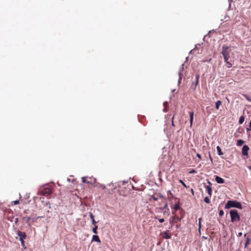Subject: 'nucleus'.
<instances>
[{
  "instance_id": "1",
  "label": "nucleus",
  "mask_w": 251,
  "mask_h": 251,
  "mask_svg": "<svg viewBox=\"0 0 251 251\" xmlns=\"http://www.w3.org/2000/svg\"><path fill=\"white\" fill-rule=\"evenodd\" d=\"M222 54H223L225 61L228 64L227 67L230 68L232 65L229 61L230 54H232L230 47L226 46V45H223Z\"/></svg>"
},
{
  "instance_id": "2",
  "label": "nucleus",
  "mask_w": 251,
  "mask_h": 251,
  "mask_svg": "<svg viewBox=\"0 0 251 251\" xmlns=\"http://www.w3.org/2000/svg\"><path fill=\"white\" fill-rule=\"evenodd\" d=\"M236 208L242 209L243 207L242 203L236 200H228L225 205V209H230V208Z\"/></svg>"
},
{
  "instance_id": "3",
  "label": "nucleus",
  "mask_w": 251,
  "mask_h": 251,
  "mask_svg": "<svg viewBox=\"0 0 251 251\" xmlns=\"http://www.w3.org/2000/svg\"><path fill=\"white\" fill-rule=\"evenodd\" d=\"M230 221L232 223L240 221V216L238 211L235 209H231L229 212Z\"/></svg>"
},
{
  "instance_id": "4",
  "label": "nucleus",
  "mask_w": 251,
  "mask_h": 251,
  "mask_svg": "<svg viewBox=\"0 0 251 251\" xmlns=\"http://www.w3.org/2000/svg\"><path fill=\"white\" fill-rule=\"evenodd\" d=\"M17 234L19 237V240L20 241L21 243L22 246L24 249H25L26 248V247L25 246V241L24 239L26 238V234L25 232H22L21 231L18 230L17 232Z\"/></svg>"
},
{
  "instance_id": "5",
  "label": "nucleus",
  "mask_w": 251,
  "mask_h": 251,
  "mask_svg": "<svg viewBox=\"0 0 251 251\" xmlns=\"http://www.w3.org/2000/svg\"><path fill=\"white\" fill-rule=\"evenodd\" d=\"M250 148L247 145H243L242 149V153L244 156H247L248 155V151Z\"/></svg>"
},
{
  "instance_id": "6",
  "label": "nucleus",
  "mask_w": 251,
  "mask_h": 251,
  "mask_svg": "<svg viewBox=\"0 0 251 251\" xmlns=\"http://www.w3.org/2000/svg\"><path fill=\"white\" fill-rule=\"evenodd\" d=\"M199 78H200V75L197 74L196 76V80H195V81H194L192 82V84L191 85V87L193 89H196V88L198 84Z\"/></svg>"
},
{
  "instance_id": "7",
  "label": "nucleus",
  "mask_w": 251,
  "mask_h": 251,
  "mask_svg": "<svg viewBox=\"0 0 251 251\" xmlns=\"http://www.w3.org/2000/svg\"><path fill=\"white\" fill-rule=\"evenodd\" d=\"M172 219H173L172 221L171 220L170 221V223L171 224V226H172L173 225L174 223H176L177 221L180 222L182 218H179L177 216H175L173 217Z\"/></svg>"
},
{
  "instance_id": "8",
  "label": "nucleus",
  "mask_w": 251,
  "mask_h": 251,
  "mask_svg": "<svg viewBox=\"0 0 251 251\" xmlns=\"http://www.w3.org/2000/svg\"><path fill=\"white\" fill-rule=\"evenodd\" d=\"M215 180L219 184H223L225 183V180L223 178L218 176H215Z\"/></svg>"
},
{
  "instance_id": "9",
  "label": "nucleus",
  "mask_w": 251,
  "mask_h": 251,
  "mask_svg": "<svg viewBox=\"0 0 251 251\" xmlns=\"http://www.w3.org/2000/svg\"><path fill=\"white\" fill-rule=\"evenodd\" d=\"M89 217L91 220V221H92V224L93 225H95L97 223H98L99 222V221H96L95 220V219H94V216L93 215V213L92 212H89Z\"/></svg>"
},
{
  "instance_id": "10",
  "label": "nucleus",
  "mask_w": 251,
  "mask_h": 251,
  "mask_svg": "<svg viewBox=\"0 0 251 251\" xmlns=\"http://www.w3.org/2000/svg\"><path fill=\"white\" fill-rule=\"evenodd\" d=\"M205 188L206 189V191L207 192V194L209 196V197H211L212 195V189L211 186H205Z\"/></svg>"
},
{
  "instance_id": "11",
  "label": "nucleus",
  "mask_w": 251,
  "mask_h": 251,
  "mask_svg": "<svg viewBox=\"0 0 251 251\" xmlns=\"http://www.w3.org/2000/svg\"><path fill=\"white\" fill-rule=\"evenodd\" d=\"M92 241H95V242H97L98 243L101 242L99 236H98L97 234L93 235L92 238Z\"/></svg>"
},
{
  "instance_id": "12",
  "label": "nucleus",
  "mask_w": 251,
  "mask_h": 251,
  "mask_svg": "<svg viewBox=\"0 0 251 251\" xmlns=\"http://www.w3.org/2000/svg\"><path fill=\"white\" fill-rule=\"evenodd\" d=\"M189 117H190V123L191 125H192L193 119H194V112L193 111H189Z\"/></svg>"
},
{
  "instance_id": "13",
  "label": "nucleus",
  "mask_w": 251,
  "mask_h": 251,
  "mask_svg": "<svg viewBox=\"0 0 251 251\" xmlns=\"http://www.w3.org/2000/svg\"><path fill=\"white\" fill-rule=\"evenodd\" d=\"M164 238L167 239L171 238V235L169 233V231L167 230L164 232Z\"/></svg>"
},
{
  "instance_id": "14",
  "label": "nucleus",
  "mask_w": 251,
  "mask_h": 251,
  "mask_svg": "<svg viewBox=\"0 0 251 251\" xmlns=\"http://www.w3.org/2000/svg\"><path fill=\"white\" fill-rule=\"evenodd\" d=\"M251 241V239L249 237H246V241L245 243L244 247L245 248H246L248 247V245L250 244Z\"/></svg>"
},
{
  "instance_id": "15",
  "label": "nucleus",
  "mask_w": 251,
  "mask_h": 251,
  "mask_svg": "<svg viewBox=\"0 0 251 251\" xmlns=\"http://www.w3.org/2000/svg\"><path fill=\"white\" fill-rule=\"evenodd\" d=\"M163 105L164 106V108L163 109L164 112H167L169 108V103L168 101H165L163 103Z\"/></svg>"
},
{
  "instance_id": "16",
  "label": "nucleus",
  "mask_w": 251,
  "mask_h": 251,
  "mask_svg": "<svg viewBox=\"0 0 251 251\" xmlns=\"http://www.w3.org/2000/svg\"><path fill=\"white\" fill-rule=\"evenodd\" d=\"M216 149L217 151L218 154L220 156H221L224 154V153L222 152V150L220 146H218L216 147Z\"/></svg>"
},
{
  "instance_id": "17",
  "label": "nucleus",
  "mask_w": 251,
  "mask_h": 251,
  "mask_svg": "<svg viewBox=\"0 0 251 251\" xmlns=\"http://www.w3.org/2000/svg\"><path fill=\"white\" fill-rule=\"evenodd\" d=\"M174 209L175 211L178 210L180 209V207L179 206V200L177 203H176L174 206Z\"/></svg>"
},
{
  "instance_id": "18",
  "label": "nucleus",
  "mask_w": 251,
  "mask_h": 251,
  "mask_svg": "<svg viewBox=\"0 0 251 251\" xmlns=\"http://www.w3.org/2000/svg\"><path fill=\"white\" fill-rule=\"evenodd\" d=\"M245 143V141L242 139H238L237 141V146H242Z\"/></svg>"
},
{
  "instance_id": "19",
  "label": "nucleus",
  "mask_w": 251,
  "mask_h": 251,
  "mask_svg": "<svg viewBox=\"0 0 251 251\" xmlns=\"http://www.w3.org/2000/svg\"><path fill=\"white\" fill-rule=\"evenodd\" d=\"M222 103V102L221 100H218L215 103V108L216 109H219L220 106Z\"/></svg>"
},
{
  "instance_id": "20",
  "label": "nucleus",
  "mask_w": 251,
  "mask_h": 251,
  "mask_svg": "<svg viewBox=\"0 0 251 251\" xmlns=\"http://www.w3.org/2000/svg\"><path fill=\"white\" fill-rule=\"evenodd\" d=\"M202 220V219L201 218H200L199 219V231L200 232V234H201V222Z\"/></svg>"
},
{
  "instance_id": "21",
  "label": "nucleus",
  "mask_w": 251,
  "mask_h": 251,
  "mask_svg": "<svg viewBox=\"0 0 251 251\" xmlns=\"http://www.w3.org/2000/svg\"><path fill=\"white\" fill-rule=\"evenodd\" d=\"M98 226L97 225H94V226L92 228V231L95 234H97L98 233L97 229H98Z\"/></svg>"
},
{
  "instance_id": "22",
  "label": "nucleus",
  "mask_w": 251,
  "mask_h": 251,
  "mask_svg": "<svg viewBox=\"0 0 251 251\" xmlns=\"http://www.w3.org/2000/svg\"><path fill=\"white\" fill-rule=\"evenodd\" d=\"M245 120V117L244 116H241L239 120V124H242Z\"/></svg>"
},
{
  "instance_id": "23",
  "label": "nucleus",
  "mask_w": 251,
  "mask_h": 251,
  "mask_svg": "<svg viewBox=\"0 0 251 251\" xmlns=\"http://www.w3.org/2000/svg\"><path fill=\"white\" fill-rule=\"evenodd\" d=\"M167 194H168V195L169 196V198L170 200H171V199L173 198L174 196H173V194L171 193L170 190H168L167 191Z\"/></svg>"
},
{
  "instance_id": "24",
  "label": "nucleus",
  "mask_w": 251,
  "mask_h": 251,
  "mask_svg": "<svg viewBox=\"0 0 251 251\" xmlns=\"http://www.w3.org/2000/svg\"><path fill=\"white\" fill-rule=\"evenodd\" d=\"M81 179H82V182H83V183H87V184H90L91 183V182L87 180L86 179V177H82Z\"/></svg>"
},
{
  "instance_id": "25",
  "label": "nucleus",
  "mask_w": 251,
  "mask_h": 251,
  "mask_svg": "<svg viewBox=\"0 0 251 251\" xmlns=\"http://www.w3.org/2000/svg\"><path fill=\"white\" fill-rule=\"evenodd\" d=\"M204 201L205 202H206V203H209L210 202V200L209 198V197H205L204 198Z\"/></svg>"
},
{
  "instance_id": "26",
  "label": "nucleus",
  "mask_w": 251,
  "mask_h": 251,
  "mask_svg": "<svg viewBox=\"0 0 251 251\" xmlns=\"http://www.w3.org/2000/svg\"><path fill=\"white\" fill-rule=\"evenodd\" d=\"M167 207H168V203L166 201H165V204L164 206L162 207H160L159 209H160V210L163 211L164 209H166L167 208Z\"/></svg>"
},
{
  "instance_id": "27",
  "label": "nucleus",
  "mask_w": 251,
  "mask_h": 251,
  "mask_svg": "<svg viewBox=\"0 0 251 251\" xmlns=\"http://www.w3.org/2000/svg\"><path fill=\"white\" fill-rule=\"evenodd\" d=\"M158 196L160 198H162V199H164L165 201H167V200L166 199V198L160 193H158Z\"/></svg>"
},
{
  "instance_id": "28",
  "label": "nucleus",
  "mask_w": 251,
  "mask_h": 251,
  "mask_svg": "<svg viewBox=\"0 0 251 251\" xmlns=\"http://www.w3.org/2000/svg\"><path fill=\"white\" fill-rule=\"evenodd\" d=\"M240 134L239 133V131H236L234 133V137L235 138H238L240 136Z\"/></svg>"
},
{
  "instance_id": "29",
  "label": "nucleus",
  "mask_w": 251,
  "mask_h": 251,
  "mask_svg": "<svg viewBox=\"0 0 251 251\" xmlns=\"http://www.w3.org/2000/svg\"><path fill=\"white\" fill-rule=\"evenodd\" d=\"M249 101H251V97L250 95H243Z\"/></svg>"
},
{
  "instance_id": "30",
  "label": "nucleus",
  "mask_w": 251,
  "mask_h": 251,
  "mask_svg": "<svg viewBox=\"0 0 251 251\" xmlns=\"http://www.w3.org/2000/svg\"><path fill=\"white\" fill-rule=\"evenodd\" d=\"M224 211L222 209L220 210L219 212V216L220 217H222L224 215Z\"/></svg>"
},
{
  "instance_id": "31",
  "label": "nucleus",
  "mask_w": 251,
  "mask_h": 251,
  "mask_svg": "<svg viewBox=\"0 0 251 251\" xmlns=\"http://www.w3.org/2000/svg\"><path fill=\"white\" fill-rule=\"evenodd\" d=\"M237 131H239V133L241 134V133L244 132V128L239 127V128H238Z\"/></svg>"
},
{
  "instance_id": "32",
  "label": "nucleus",
  "mask_w": 251,
  "mask_h": 251,
  "mask_svg": "<svg viewBox=\"0 0 251 251\" xmlns=\"http://www.w3.org/2000/svg\"><path fill=\"white\" fill-rule=\"evenodd\" d=\"M179 182L181 183V184L185 188H187L188 186L182 180H179Z\"/></svg>"
},
{
  "instance_id": "33",
  "label": "nucleus",
  "mask_w": 251,
  "mask_h": 251,
  "mask_svg": "<svg viewBox=\"0 0 251 251\" xmlns=\"http://www.w3.org/2000/svg\"><path fill=\"white\" fill-rule=\"evenodd\" d=\"M153 199L154 201H157L158 200V198L155 197L154 196L152 195L151 196L150 198V200Z\"/></svg>"
},
{
  "instance_id": "34",
  "label": "nucleus",
  "mask_w": 251,
  "mask_h": 251,
  "mask_svg": "<svg viewBox=\"0 0 251 251\" xmlns=\"http://www.w3.org/2000/svg\"><path fill=\"white\" fill-rule=\"evenodd\" d=\"M197 173V171L194 170V169H192L190 172H189V173L190 174H195V173Z\"/></svg>"
},
{
  "instance_id": "35",
  "label": "nucleus",
  "mask_w": 251,
  "mask_h": 251,
  "mask_svg": "<svg viewBox=\"0 0 251 251\" xmlns=\"http://www.w3.org/2000/svg\"><path fill=\"white\" fill-rule=\"evenodd\" d=\"M13 203L15 204V205H17L18 204H19L20 203L19 202V200H16V201H13Z\"/></svg>"
},
{
  "instance_id": "36",
  "label": "nucleus",
  "mask_w": 251,
  "mask_h": 251,
  "mask_svg": "<svg viewBox=\"0 0 251 251\" xmlns=\"http://www.w3.org/2000/svg\"><path fill=\"white\" fill-rule=\"evenodd\" d=\"M25 219H26V223H28L29 221L31 220V218H30L29 217H25Z\"/></svg>"
},
{
  "instance_id": "37",
  "label": "nucleus",
  "mask_w": 251,
  "mask_h": 251,
  "mask_svg": "<svg viewBox=\"0 0 251 251\" xmlns=\"http://www.w3.org/2000/svg\"><path fill=\"white\" fill-rule=\"evenodd\" d=\"M158 220L161 223H163L165 221L164 218L159 219Z\"/></svg>"
},
{
  "instance_id": "38",
  "label": "nucleus",
  "mask_w": 251,
  "mask_h": 251,
  "mask_svg": "<svg viewBox=\"0 0 251 251\" xmlns=\"http://www.w3.org/2000/svg\"><path fill=\"white\" fill-rule=\"evenodd\" d=\"M197 156L199 159H201V155L200 154L198 153H197Z\"/></svg>"
},
{
  "instance_id": "39",
  "label": "nucleus",
  "mask_w": 251,
  "mask_h": 251,
  "mask_svg": "<svg viewBox=\"0 0 251 251\" xmlns=\"http://www.w3.org/2000/svg\"><path fill=\"white\" fill-rule=\"evenodd\" d=\"M191 192L192 193V195L194 196V191L193 188L191 189Z\"/></svg>"
},
{
  "instance_id": "40",
  "label": "nucleus",
  "mask_w": 251,
  "mask_h": 251,
  "mask_svg": "<svg viewBox=\"0 0 251 251\" xmlns=\"http://www.w3.org/2000/svg\"><path fill=\"white\" fill-rule=\"evenodd\" d=\"M18 222V218H16L15 219V224H17Z\"/></svg>"
},
{
  "instance_id": "41",
  "label": "nucleus",
  "mask_w": 251,
  "mask_h": 251,
  "mask_svg": "<svg viewBox=\"0 0 251 251\" xmlns=\"http://www.w3.org/2000/svg\"><path fill=\"white\" fill-rule=\"evenodd\" d=\"M45 204H46V205H48V204H49V208H51V207H50V203L49 202H46Z\"/></svg>"
},
{
  "instance_id": "42",
  "label": "nucleus",
  "mask_w": 251,
  "mask_h": 251,
  "mask_svg": "<svg viewBox=\"0 0 251 251\" xmlns=\"http://www.w3.org/2000/svg\"><path fill=\"white\" fill-rule=\"evenodd\" d=\"M207 182H208V184H209L208 186H211V185H212V183H211V182L209 180H207Z\"/></svg>"
},
{
  "instance_id": "43",
  "label": "nucleus",
  "mask_w": 251,
  "mask_h": 251,
  "mask_svg": "<svg viewBox=\"0 0 251 251\" xmlns=\"http://www.w3.org/2000/svg\"><path fill=\"white\" fill-rule=\"evenodd\" d=\"M209 158H210V159L211 161L212 162L213 161V159H212V158L211 156L210 152H209Z\"/></svg>"
},
{
  "instance_id": "44",
  "label": "nucleus",
  "mask_w": 251,
  "mask_h": 251,
  "mask_svg": "<svg viewBox=\"0 0 251 251\" xmlns=\"http://www.w3.org/2000/svg\"><path fill=\"white\" fill-rule=\"evenodd\" d=\"M246 130H247V131H251V127H247L246 128Z\"/></svg>"
},
{
  "instance_id": "45",
  "label": "nucleus",
  "mask_w": 251,
  "mask_h": 251,
  "mask_svg": "<svg viewBox=\"0 0 251 251\" xmlns=\"http://www.w3.org/2000/svg\"><path fill=\"white\" fill-rule=\"evenodd\" d=\"M242 232H240L238 233V236H241L242 235Z\"/></svg>"
},
{
  "instance_id": "46",
  "label": "nucleus",
  "mask_w": 251,
  "mask_h": 251,
  "mask_svg": "<svg viewBox=\"0 0 251 251\" xmlns=\"http://www.w3.org/2000/svg\"><path fill=\"white\" fill-rule=\"evenodd\" d=\"M48 193V194H50V193H51V190L49 189Z\"/></svg>"
},
{
  "instance_id": "47",
  "label": "nucleus",
  "mask_w": 251,
  "mask_h": 251,
  "mask_svg": "<svg viewBox=\"0 0 251 251\" xmlns=\"http://www.w3.org/2000/svg\"><path fill=\"white\" fill-rule=\"evenodd\" d=\"M31 220H32V222H34L35 219L34 218H31Z\"/></svg>"
},
{
  "instance_id": "48",
  "label": "nucleus",
  "mask_w": 251,
  "mask_h": 251,
  "mask_svg": "<svg viewBox=\"0 0 251 251\" xmlns=\"http://www.w3.org/2000/svg\"><path fill=\"white\" fill-rule=\"evenodd\" d=\"M249 127H251V120L250 122L249 123Z\"/></svg>"
},
{
  "instance_id": "49",
  "label": "nucleus",
  "mask_w": 251,
  "mask_h": 251,
  "mask_svg": "<svg viewBox=\"0 0 251 251\" xmlns=\"http://www.w3.org/2000/svg\"><path fill=\"white\" fill-rule=\"evenodd\" d=\"M248 168L251 171V166H248Z\"/></svg>"
},
{
  "instance_id": "50",
  "label": "nucleus",
  "mask_w": 251,
  "mask_h": 251,
  "mask_svg": "<svg viewBox=\"0 0 251 251\" xmlns=\"http://www.w3.org/2000/svg\"><path fill=\"white\" fill-rule=\"evenodd\" d=\"M44 216H38L37 218H43Z\"/></svg>"
},
{
  "instance_id": "51",
  "label": "nucleus",
  "mask_w": 251,
  "mask_h": 251,
  "mask_svg": "<svg viewBox=\"0 0 251 251\" xmlns=\"http://www.w3.org/2000/svg\"><path fill=\"white\" fill-rule=\"evenodd\" d=\"M247 234V233H245V234H244V237H246Z\"/></svg>"
},
{
  "instance_id": "52",
  "label": "nucleus",
  "mask_w": 251,
  "mask_h": 251,
  "mask_svg": "<svg viewBox=\"0 0 251 251\" xmlns=\"http://www.w3.org/2000/svg\"><path fill=\"white\" fill-rule=\"evenodd\" d=\"M102 188L103 189H105V186H102Z\"/></svg>"
},
{
  "instance_id": "53",
  "label": "nucleus",
  "mask_w": 251,
  "mask_h": 251,
  "mask_svg": "<svg viewBox=\"0 0 251 251\" xmlns=\"http://www.w3.org/2000/svg\"><path fill=\"white\" fill-rule=\"evenodd\" d=\"M203 238H205V239H207L206 237H205V236H203Z\"/></svg>"
},
{
  "instance_id": "54",
  "label": "nucleus",
  "mask_w": 251,
  "mask_h": 251,
  "mask_svg": "<svg viewBox=\"0 0 251 251\" xmlns=\"http://www.w3.org/2000/svg\"><path fill=\"white\" fill-rule=\"evenodd\" d=\"M172 125H173V126H174V122H172Z\"/></svg>"
},
{
  "instance_id": "55",
  "label": "nucleus",
  "mask_w": 251,
  "mask_h": 251,
  "mask_svg": "<svg viewBox=\"0 0 251 251\" xmlns=\"http://www.w3.org/2000/svg\"><path fill=\"white\" fill-rule=\"evenodd\" d=\"M160 242H158L157 245H159V244H160Z\"/></svg>"
},
{
  "instance_id": "56",
  "label": "nucleus",
  "mask_w": 251,
  "mask_h": 251,
  "mask_svg": "<svg viewBox=\"0 0 251 251\" xmlns=\"http://www.w3.org/2000/svg\"><path fill=\"white\" fill-rule=\"evenodd\" d=\"M172 214H175L174 212L173 211Z\"/></svg>"
},
{
  "instance_id": "57",
  "label": "nucleus",
  "mask_w": 251,
  "mask_h": 251,
  "mask_svg": "<svg viewBox=\"0 0 251 251\" xmlns=\"http://www.w3.org/2000/svg\"><path fill=\"white\" fill-rule=\"evenodd\" d=\"M181 78L180 77V76H179V79L180 80Z\"/></svg>"
}]
</instances>
